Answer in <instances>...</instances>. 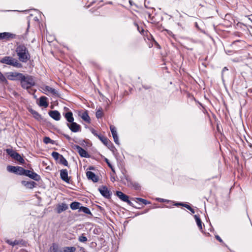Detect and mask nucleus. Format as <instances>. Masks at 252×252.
<instances>
[{
    "label": "nucleus",
    "instance_id": "nucleus-46",
    "mask_svg": "<svg viewBox=\"0 0 252 252\" xmlns=\"http://www.w3.org/2000/svg\"><path fill=\"white\" fill-rule=\"evenodd\" d=\"M184 203L180 202V203H176L174 204L175 206H184Z\"/></svg>",
    "mask_w": 252,
    "mask_h": 252
},
{
    "label": "nucleus",
    "instance_id": "nucleus-41",
    "mask_svg": "<svg viewBox=\"0 0 252 252\" xmlns=\"http://www.w3.org/2000/svg\"><path fill=\"white\" fill-rule=\"evenodd\" d=\"M91 132L95 136H96L97 137H98V136L99 135V134H98L97 133H96V131L94 129V128H91Z\"/></svg>",
    "mask_w": 252,
    "mask_h": 252
},
{
    "label": "nucleus",
    "instance_id": "nucleus-45",
    "mask_svg": "<svg viewBox=\"0 0 252 252\" xmlns=\"http://www.w3.org/2000/svg\"><path fill=\"white\" fill-rule=\"evenodd\" d=\"M183 206L188 209V210L191 209V207L189 205L187 204H184Z\"/></svg>",
    "mask_w": 252,
    "mask_h": 252
},
{
    "label": "nucleus",
    "instance_id": "nucleus-25",
    "mask_svg": "<svg viewBox=\"0 0 252 252\" xmlns=\"http://www.w3.org/2000/svg\"><path fill=\"white\" fill-rule=\"evenodd\" d=\"M81 203L78 202H73L70 205V207L71 209L73 210H75L76 209H78L79 210V208H80Z\"/></svg>",
    "mask_w": 252,
    "mask_h": 252
},
{
    "label": "nucleus",
    "instance_id": "nucleus-39",
    "mask_svg": "<svg viewBox=\"0 0 252 252\" xmlns=\"http://www.w3.org/2000/svg\"><path fill=\"white\" fill-rule=\"evenodd\" d=\"M78 240L81 242L84 243L87 241V238L86 236H84L83 235H82L79 237Z\"/></svg>",
    "mask_w": 252,
    "mask_h": 252
},
{
    "label": "nucleus",
    "instance_id": "nucleus-29",
    "mask_svg": "<svg viewBox=\"0 0 252 252\" xmlns=\"http://www.w3.org/2000/svg\"><path fill=\"white\" fill-rule=\"evenodd\" d=\"M18 168V166H13L11 165H8L7 166V170L11 173H14L16 174L17 169Z\"/></svg>",
    "mask_w": 252,
    "mask_h": 252
},
{
    "label": "nucleus",
    "instance_id": "nucleus-50",
    "mask_svg": "<svg viewBox=\"0 0 252 252\" xmlns=\"http://www.w3.org/2000/svg\"><path fill=\"white\" fill-rule=\"evenodd\" d=\"M146 14L148 15L149 18L151 19V14L149 12L146 13Z\"/></svg>",
    "mask_w": 252,
    "mask_h": 252
},
{
    "label": "nucleus",
    "instance_id": "nucleus-27",
    "mask_svg": "<svg viewBox=\"0 0 252 252\" xmlns=\"http://www.w3.org/2000/svg\"><path fill=\"white\" fill-rule=\"evenodd\" d=\"M49 252H59V246L56 243H53L50 247Z\"/></svg>",
    "mask_w": 252,
    "mask_h": 252
},
{
    "label": "nucleus",
    "instance_id": "nucleus-4",
    "mask_svg": "<svg viewBox=\"0 0 252 252\" xmlns=\"http://www.w3.org/2000/svg\"><path fill=\"white\" fill-rule=\"evenodd\" d=\"M6 153L13 158L18 161L21 164L24 163V159L19 153L10 149H6Z\"/></svg>",
    "mask_w": 252,
    "mask_h": 252
},
{
    "label": "nucleus",
    "instance_id": "nucleus-6",
    "mask_svg": "<svg viewBox=\"0 0 252 252\" xmlns=\"http://www.w3.org/2000/svg\"><path fill=\"white\" fill-rule=\"evenodd\" d=\"M23 74L16 72H10L7 73V78L10 80L19 81Z\"/></svg>",
    "mask_w": 252,
    "mask_h": 252
},
{
    "label": "nucleus",
    "instance_id": "nucleus-48",
    "mask_svg": "<svg viewBox=\"0 0 252 252\" xmlns=\"http://www.w3.org/2000/svg\"><path fill=\"white\" fill-rule=\"evenodd\" d=\"M189 210L191 212L192 214L195 213L194 210L193 209H192L191 207V209H189Z\"/></svg>",
    "mask_w": 252,
    "mask_h": 252
},
{
    "label": "nucleus",
    "instance_id": "nucleus-52",
    "mask_svg": "<svg viewBox=\"0 0 252 252\" xmlns=\"http://www.w3.org/2000/svg\"><path fill=\"white\" fill-rule=\"evenodd\" d=\"M144 88L145 89H150V86H144Z\"/></svg>",
    "mask_w": 252,
    "mask_h": 252
},
{
    "label": "nucleus",
    "instance_id": "nucleus-35",
    "mask_svg": "<svg viewBox=\"0 0 252 252\" xmlns=\"http://www.w3.org/2000/svg\"><path fill=\"white\" fill-rule=\"evenodd\" d=\"M43 142L47 144L49 143L54 144V141L49 137H45L43 138Z\"/></svg>",
    "mask_w": 252,
    "mask_h": 252
},
{
    "label": "nucleus",
    "instance_id": "nucleus-56",
    "mask_svg": "<svg viewBox=\"0 0 252 252\" xmlns=\"http://www.w3.org/2000/svg\"><path fill=\"white\" fill-rule=\"evenodd\" d=\"M178 25L179 26H180V23H178Z\"/></svg>",
    "mask_w": 252,
    "mask_h": 252
},
{
    "label": "nucleus",
    "instance_id": "nucleus-36",
    "mask_svg": "<svg viewBox=\"0 0 252 252\" xmlns=\"http://www.w3.org/2000/svg\"><path fill=\"white\" fill-rule=\"evenodd\" d=\"M135 199L142 202L144 205H147V204H150V202H149V201H148L146 199H143L141 198H135Z\"/></svg>",
    "mask_w": 252,
    "mask_h": 252
},
{
    "label": "nucleus",
    "instance_id": "nucleus-5",
    "mask_svg": "<svg viewBox=\"0 0 252 252\" xmlns=\"http://www.w3.org/2000/svg\"><path fill=\"white\" fill-rule=\"evenodd\" d=\"M124 179L126 181L128 187H132L135 190L140 189V186L139 184L136 182H133L131 178L128 175H124ZM122 179H123V178H122Z\"/></svg>",
    "mask_w": 252,
    "mask_h": 252
},
{
    "label": "nucleus",
    "instance_id": "nucleus-20",
    "mask_svg": "<svg viewBox=\"0 0 252 252\" xmlns=\"http://www.w3.org/2000/svg\"><path fill=\"white\" fill-rule=\"evenodd\" d=\"M64 116L69 123L74 122L73 114L71 111H68L65 113Z\"/></svg>",
    "mask_w": 252,
    "mask_h": 252
},
{
    "label": "nucleus",
    "instance_id": "nucleus-2",
    "mask_svg": "<svg viewBox=\"0 0 252 252\" xmlns=\"http://www.w3.org/2000/svg\"><path fill=\"white\" fill-rule=\"evenodd\" d=\"M20 82L22 88L27 90L34 86L35 84L34 77L29 75L23 74L20 78Z\"/></svg>",
    "mask_w": 252,
    "mask_h": 252
},
{
    "label": "nucleus",
    "instance_id": "nucleus-47",
    "mask_svg": "<svg viewBox=\"0 0 252 252\" xmlns=\"http://www.w3.org/2000/svg\"><path fill=\"white\" fill-rule=\"evenodd\" d=\"M158 200L159 201V202H164L166 201V200H165L164 199H162V198H158Z\"/></svg>",
    "mask_w": 252,
    "mask_h": 252
},
{
    "label": "nucleus",
    "instance_id": "nucleus-28",
    "mask_svg": "<svg viewBox=\"0 0 252 252\" xmlns=\"http://www.w3.org/2000/svg\"><path fill=\"white\" fill-rule=\"evenodd\" d=\"M194 218L196 220L197 225L198 227H199L200 230L202 229V221L199 218V217L196 215L194 216Z\"/></svg>",
    "mask_w": 252,
    "mask_h": 252
},
{
    "label": "nucleus",
    "instance_id": "nucleus-31",
    "mask_svg": "<svg viewBox=\"0 0 252 252\" xmlns=\"http://www.w3.org/2000/svg\"><path fill=\"white\" fill-rule=\"evenodd\" d=\"M76 250L74 247H66L63 249V252H74Z\"/></svg>",
    "mask_w": 252,
    "mask_h": 252
},
{
    "label": "nucleus",
    "instance_id": "nucleus-51",
    "mask_svg": "<svg viewBox=\"0 0 252 252\" xmlns=\"http://www.w3.org/2000/svg\"><path fill=\"white\" fill-rule=\"evenodd\" d=\"M111 170L113 171V172H114V173H115V170H114V168L113 167V166H112V168H111Z\"/></svg>",
    "mask_w": 252,
    "mask_h": 252
},
{
    "label": "nucleus",
    "instance_id": "nucleus-37",
    "mask_svg": "<svg viewBox=\"0 0 252 252\" xmlns=\"http://www.w3.org/2000/svg\"><path fill=\"white\" fill-rule=\"evenodd\" d=\"M110 129L112 133V136L117 134L116 128L114 126L111 125L110 126Z\"/></svg>",
    "mask_w": 252,
    "mask_h": 252
},
{
    "label": "nucleus",
    "instance_id": "nucleus-18",
    "mask_svg": "<svg viewBox=\"0 0 252 252\" xmlns=\"http://www.w3.org/2000/svg\"><path fill=\"white\" fill-rule=\"evenodd\" d=\"M68 209V206L65 203L59 204L57 207V212L60 214Z\"/></svg>",
    "mask_w": 252,
    "mask_h": 252
},
{
    "label": "nucleus",
    "instance_id": "nucleus-17",
    "mask_svg": "<svg viewBox=\"0 0 252 252\" xmlns=\"http://www.w3.org/2000/svg\"><path fill=\"white\" fill-rule=\"evenodd\" d=\"M98 138L105 146L108 147H109L110 145H112L111 142L108 140V139L101 134H99V135L98 136Z\"/></svg>",
    "mask_w": 252,
    "mask_h": 252
},
{
    "label": "nucleus",
    "instance_id": "nucleus-16",
    "mask_svg": "<svg viewBox=\"0 0 252 252\" xmlns=\"http://www.w3.org/2000/svg\"><path fill=\"white\" fill-rule=\"evenodd\" d=\"M15 35L10 32H4L0 33V40L9 39L14 38Z\"/></svg>",
    "mask_w": 252,
    "mask_h": 252
},
{
    "label": "nucleus",
    "instance_id": "nucleus-44",
    "mask_svg": "<svg viewBox=\"0 0 252 252\" xmlns=\"http://www.w3.org/2000/svg\"><path fill=\"white\" fill-rule=\"evenodd\" d=\"M63 136L66 139H67L68 140H70L71 139V137L67 134H64Z\"/></svg>",
    "mask_w": 252,
    "mask_h": 252
},
{
    "label": "nucleus",
    "instance_id": "nucleus-54",
    "mask_svg": "<svg viewBox=\"0 0 252 252\" xmlns=\"http://www.w3.org/2000/svg\"><path fill=\"white\" fill-rule=\"evenodd\" d=\"M89 168L90 169H93L94 168L93 167H90Z\"/></svg>",
    "mask_w": 252,
    "mask_h": 252
},
{
    "label": "nucleus",
    "instance_id": "nucleus-34",
    "mask_svg": "<svg viewBox=\"0 0 252 252\" xmlns=\"http://www.w3.org/2000/svg\"><path fill=\"white\" fill-rule=\"evenodd\" d=\"M62 156V155H60L59 153L56 152H53L52 153V156L55 160H60V156Z\"/></svg>",
    "mask_w": 252,
    "mask_h": 252
},
{
    "label": "nucleus",
    "instance_id": "nucleus-9",
    "mask_svg": "<svg viewBox=\"0 0 252 252\" xmlns=\"http://www.w3.org/2000/svg\"><path fill=\"white\" fill-rule=\"evenodd\" d=\"M116 195L119 198L123 201L124 202H126L128 205H132V203L129 200L128 196L121 191H117Z\"/></svg>",
    "mask_w": 252,
    "mask_h": 252
},
{
    "label": "nucleus",
    "instance_id": "nucleus-43",
    "mask_svg": "<svg viewBox=\"0 0 252 252\" xmlns=\"http://www.w3.org/2000/svg\"><path fill=\"white\" fill-rule=\"evenodd\" d=\"M215 238L217 240H218L220 243H223L222 240L221 239V238L219 235H216Z\"/></svg>",
    "mask_w": 252,
    "mask_h": 252
},
{
    "label": "nucleus",
    "instance_id": "nucleus-40",
    "mask_svg": "<svg viewBox=\"0 0 252 252\" xmlns=\"http://www.w3.org/2000/svg\"><path fill=\"white\" fill-rule=\"evenodd\" d=\"M113 137L114 141L115 143L116 144H117V145H119L120 144V142H119V138H118V134L113 136Z\"/></svg>",
    "mask_w": 252,
    "mask_h": 252
},
{
    "label": "nucleus",
    "instance_id": "nucleus-13",
    "mask_svg": "<svg viewBox=\"0 0 252 252\" xmlns=\"http://www.w3.org/2000/svg\"><path fill=\"white\" fill-rule=\"evenodd\" d=\"M42 89L44 92L51 93L55 96H59V93L58 91L55 89L50 87V86H45L43 87Z\"/></svg>",
    "mask_w": 252,
    "mask_h": 252
},
{
    "label": "nucleus",
    "instance_id": "nucleus-23",
    "mask_svg": "<svg viewBox=\"0 0 252 252\" xmlns=\"http://www.w3.org/2000/svg\"><path fill=\"white\" fill-rule=\"evenodd\" d=\"M29 110V112H30L31 113V114H32V115H33V117L36 120H37L38 121H40L42 119L41 116L37 111H36L32 109H30Z\"/></svg>",
    "mask_w": 252,
    "mask_h": 252
},
{
    "label": "nucleus",
    "instance_id": "nucleus-38",
    "mask_svg": "<svg viewBox=\"0 0 252 252\" xmlns=\"http://www.w3.org/2000/svg\"><path fill=\"white\" fill-rule=\"evenodd\" d=\"M0 81L3 83H5V84L7 83V80H6L5 76L2 74V73L0 71Z\"/></svg>",
    "mask_w": 252,
    "mask_h": 252
},
{
    "label": "nucleus",
    "instance_id": "nucleus-19",
    "mask_svg": "<svg viewBox=\"0 0 252 252\" xmlns=\"http://www.w3.org/2000/svg\"><path fill=\"white\" fill-rule=\"evenodd\" d=\"M22 185L26 187L29 189H32L33 188L36 184L33 181H23L22 182Z\"/></svg>",
    "mask_w": 252,
    "mask_h": 252
},
{
    "label": "nucleus",
    "instance_id": "nucleus-32",
    "mask_svg": "<svg viewBox=\"0 0 252 252\" xmlns=\"http://www.w3.org/2000/svg\"><path fill=\"white\" fill-rule=\"evenodd\" d=\"M26 169H24L23 167L18 166V168L17 169L16 174H18L20 175H24Z\"/></svg>",
    "mask_w": 252,
    "mask_h": 252
},
{
    "label": "nucleus",
    "instance_id": "nucleus-1",
    "mask_svg": "<svg viewBox=\"0 0 252 252\" xmlns=\"http://www.w3.org/2000/svg\"><path fill=\"white\" fill-rule=\"evenodd\" d=\"M16 52L19 61L22 63H27L31 58L28 49L24 45L18 46L16 49Z\"/></svg>",
    "mask_w": 252,
    "mask_h": 252
},
{
    "label": "nucleus",
    "instance_id": "nucleus-21",
    "mask_svg": "<svg viewBox=\"0 0 252 252\" xmlns=\"http://www.w3.org/2000/svg\"><path fill=\"white\" fill-rule=\"evenodd\" d=\"M22 242H23L22 240H15L14 241H12L11 240H9V239H7L5 240V242L7 244H8L13 247L14 246L22 244Z\"/></svg>",
    "mask_w": 252,
    "mask_h": 252
},
{
    "label": "nucleus",
    "instance_id": "nucleus-26",
    "mask_svg": "<svg viewBox=\"0 0 252 252\" xmlns=\"http://www.w3.org/2000/svg\"><path fill=\"white\" fill-rule=\"evenodd\" d=\"M79 212H82L86 214L92 215V214L90 211V210L86 207L84 206H80L79 208V210H78Z\"/></svg>",
    "mask_w": 252,
    "mask_h": 252
},
{
    "label": "nucleus",
    "instance_id": "nucleus-12",
    "mask_svg": "<svg viewBox=\"0 0 252 252\" xmlns=\"http://www.w3.org/2000/svg\"><path fill=\"white\" fill-rule=\"evenodd\" d=\"M60 177L61 179L66 183H69V178L68 176V172L67 169H62L60 171Z\"/></svg>",
    "mask_w": 252,
    "mask_h": 252
},
{
    "label": "nucleus",
    "instance_id": "nucleus-55",
    "mask_svg": "<svg viewBox=\"0 0 252 252\" xmlns=\"http://www.w3.org/2000/svg\"><path fill=\"white\" fill-rule=\"evenodd\" d=\"M129 3L131 5V2L130 1H129Z\"/></svg>",
    "mask_w": 252,
    "mask_h": 252
},
{
    "label": "nucleus",
    "instance_id": "nucleus-14",
    "mask_svg": "<svg viewBox=\"0 0 252 252\" xmlns=\"http://www.w3.org/2000/svg\"><path fill=\"white\" fill-rule=\"evenodd\" d=\"M49 115L54 120L59 121L61 119V115L57 110L50 111L49 112Z\"/></svg>",
    "mask_w": 252,
    "mask_h": 252
},
{
    "label": "nucleus",
    "instance_id": "nucleus-3",
    "mask_svg": "<svg viewBox=\"0 0 252 252\" xmlns=\"http://www.w3.org/2000/svg\"><path fill=\"white\" fill-rule=\"evenodd\" d=\"M0 62L17 68H21L22 66V64L19 63L17 60L10 56L3 57L1 59Z\"/></svg>",
    "mask_w": 252,
    "mask_h": 252
},
{
    "label": "nucleus",
    "instance_id": "nucleus-8",
    "mask_svg": "<svg viewBox=\"0 0 252 252\" xmlns=\"http://www.w3.org/2000/svg\"><path fill=\"white\" fill-rule=\"evenodd\" d=\"M24 172H25L24 175L28 176L35 181H38L40 179V176L32 171L26 170Z\"/></svg>",
    "mask_w": 252,
    "mask_h": 252
},
{
    "label": "nucleus",
    "instance_id": "nucleus-7",
    "mask_svg": "<svg viewBox=\"0 0 252 252\" xmlns=\"http://www.w3.org/2000/svg\"><path fill=\"white\" fill-rule=\"evenodd\" d=\"M67 126L73 132H77L81 131V126L79 124L74 122L70 123H67Z\"/></svg>",
    "mask_w": 252,
    "mask_h": 252
},
{
    "label": "nucleus",
    "instance_id": "nucleus-33",
    "mask_svg": "<svg viewBox=\"0 0 252 252\" xmlns=\"http://www.w3.org/2000/svg\"><path fill=\"white\" fill-rule=\"evenodd\" d=\"M102 114H103V113H102V109L101 108H99L96 112V114H95V115H96V117L97 118V119H99V118H101L102 116Z\"/></svg>",
    "mask_w": 252,
    "mask_h": 252
},
{
    "label": "nucleus",
    "instance_id": "nucleus-10",
    "mask_svg": "<svg viewBox=\"0 0 252 252\" xmlns=\"http://www.w3.org/2000/svg\"><path fill=\"white\" fill-rule=\"evenodd\" d=\"M101 194L106 198H109L111 195V192L106 186H102L98 189Z\"/></svg>",
    "mask_w": 252,
    "mask_h": 252
},
{
    "label": "nucleus",
    "instance_id": "nucleus-49",
    "mask_svg": "<svg viewBox=\"0 0 252 252\" xmlns=\"http://www.w3.org/2000/svg\"><path fill=\"white\" fill-rule=\"evenodd\" d=\"M228 69L226 67H224L223 69H222V73H223L224 72V71L225 70H227Z\"/></svg>",
    "mask_w": 252,
    "mask_h": 252
},
{
    "label": "nucleus",
    "instance_id": "nucleus-24",
    "mask_svg": "<svg viewBox=\"0 0 252 252\" xmlns=\"http://www.w3.org/2000/svg\"><path fill=\"white\" fill-rule=\"evenodd\" d=\"M81 118L85 122H86L88 123H90L91 122V119L90 118L88 115V113L87 111L84 112L82 113L81 115L80 116Z\"/></svg>",
    "mask_w": 252,
    "mask_h": 252
},
{
    "label": "nucleus",
    "instance_id": "nucleus-15",
    "mask_svg": "<svg viewBox=\"0 0 252 252\" xmlns=\"http://www.w3.org/2000/svg\"><path fill=\"white\" fill-rule=\"evenodd\" d=\"M86 176L88 179L91 180L94 183H96L98 181V177L94 172L92 171H87Z\"/></svg>",
    "mask_w": 252,
    "mask_h": 252
},
{
    "label": "nucleus",
    "instance_id": "nucleus-42",
    "mask_svg": "<svg viewBox=\"0 0 252 252\" xmlns=\"http://www.w3.org/2000/svg\"><path fill=\"white\" fill-rule=\"evenodd\" d=\"M104 161L107 163L108 166L110 168H112V165L111 164V163L110 162L109 160H108V159H107V158H105L104 159Z\"/></svg>",
    "mask_w": 252,
    "mask_h": 252
},
{
    "label": "nucleus",
    "instance_id": "nucleus-30",
    "mask_svg": "<svg viewBox=\"0 0 252 252\" xmlns=\"http://www.w3.org/2000/svg\"><path fill=\"white\" fill-rule=\"evenodd\" d=\"M60 163L63 164L65 166H68V162L66 159L63 157V155L60 156V158L59 160Z\"/></svg>",
    "mask_w": 252,
    "mask_h": 252
},
{
    "label": "nucleus",
    "instance_id": "nucleus-22",
    "mask_svg": "<svg viewBox=\"0 0 252 252\" xmlns=\"http://www.w3.org/2000/svg\"><path fill=\"white\" fill-rule=\"evenodd\" d=\"M39 106L47 107L48 106V103L47 102V97L45 96H41L39 98Z\"/></svg>",
    "mask_w": 252,
    "mask_h": 252
},
{
    "label": "nucleus",
    "instance_id": "nucleus-53",
    "mask_svg": "<svg viewBox=\"0 0 252 252\" xmlns=\"http://www.w3.org/2000/svg\"><path fill=\"white\" fill-rule=\"evenodd\" d=\"M239 40H236V41H234L233 42V44H234V43H235L236 42H239Z\"/></svg>",
    "mask_w": 252,
    "mask_h": 252
},
{
    "label": "nucleus",
    "instance_id": "nucleus-11",
    "mask_svg": "<svg viewBox=\"0 0 252 252\" xmlns=\"http://www.w3.org/2000/svg\"><path fill=\"white\" fill-rule=\"evenodd\" d=\"M74 149H76L79 155L83 158H89L90 156L87 152L79 145H75Z\"/></svg>",
    "mask_w": 252,
    "mask_h": 252
}]
</instances>
